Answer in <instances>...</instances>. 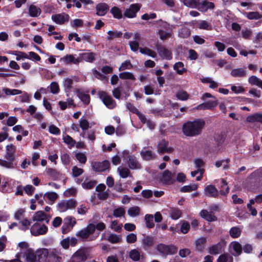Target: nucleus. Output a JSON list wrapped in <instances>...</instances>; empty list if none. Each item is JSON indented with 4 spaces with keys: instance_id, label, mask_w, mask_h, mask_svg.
<instances>
[{
    "instance_id": "f257e3e1",
    "label": "nucleus",
    "mask_w": 262,
    "mask_h": 262,
    "mask_svg": "<svg viewBox=\"0 0 262 262\" xmlns=\"http://www.w3.org/2000/svg\"><path fill=\"white\" fill-rule=\"evenodd\" d=\"M205 125L203 119H196L193 121H187L183 125L182 132L188 137H195L200 135Z\"/></svg>"
},
{
    "instance_id": "f03ea898",
    "label": "nucleus",
    "mask_w": 262,
    "mask_h": 262,
    "mask_svg": "<svg viewBox=\"0 0 262 262\" xmlns=\"http://www.w3.org/2000/svg\"><path fill=\"white\" fill-rule=\"evenodd\" d=\"M156 250L162 256L166 257L168 255H173L177 253L178 248L173 245H165L160 243L156 246Z\"/></svg>"
},
{
    "instance_id": "7ed1b4c3",
    "label": "nucleus",
    "mask_w": 262,
    "mask_h": 262,
    "mask_svg": "<svg viewBox=\"0 0 262 262\" xmlns=\"http://www.w3.org/2000/svg\"><path fill=\"white\" fill-rule=\"evenodd\" d=\"M77 202L74 199H69L67 200H62L59 202L57 205L58 211L60 212H63L69 209H73L77 206Z\"/></svg>"
},
{
    "instance_id": "20e7f679",
    "label": "nucleus",
    "mask_w": 262,
    "mask_h": 262,
    "mask_svg": "<svg viewBox=\"0 0 262 262\" xmlns=\"http://www.w3.org/2000/svg\"><path fill=\"white\" fill-rule=\"evenodd\" d=\"M99 98L104 104L109 109H113L116 106V102L113 98L104 91L98 92Z\"/></svg>"
},
{
    "instance_id": "39448f33",
    "label": "nucleus",
    "mask_w": 262,
    "mask_h": 262,
    "mask_svg": "<svg viewBox=\"0 0 262 262\" xmlns=\"http://www.w3.org/2000/svg\"><path fill=\"white\" fill-rule=\"evenodd\" d=\"M94 233V227L93 223L89 224L87 226L78 232L76 235L83 240H86L90 235Z\"/></svg>"
},
{
    "instance_id": "423d86ee",
    "label": "nucleus",
    "mask_w": 262,
    "mask_h": 262,
    "mask_svg": "<svg viewBox=\"0 0 262 262\" xmlns=\"http://www.w3.org/2000/svg\"><path fill=\"white\" fill-rule=\"evenodd\" d=\"M143 237L141 240L142 249L145 251H147L154 247L156 244V239L155 237L151 235H146L145 234L143 235Z\"/></svg>"
},
{
    "instance_id": "0eeeda50",
    "label": "nucleus",
    "mask_w": 262,
    "mask_h": 262,
    "mask_svg": "<svg viewBox=\"0 0 262 262\" xmlns=\"http://www.w3.org/2000/svg\"><path fill=\"white\" fill-rule=\"evenodd\" d=\"M141 8L140 4H133L129 6V8L126 9L124 12V16L127 18H135L137 16V13Z\"/></svg>"
},
{
    "instance_id": "6e6552de",
    "label": "nucleus",
    "mask_w": 262,
    "mask_h": 262,
    "mask_svg": "<svg viewBox=\"0 0 262 262\" xmlns=\"http://www.w3.org/2000/svg\"><path fill=\"white\" fill-rule=\"evenodd\" d=\"M91 166L94 171L102 172L109 169L110 163L108 160H104L102 162L94 161L91 163Z\"/></svg>"
},
{
    "instance_id": "1a4fd4ad",
    "label": "nucleus",
    "mask_w": 262,
    "mask_h": 262,
    "mask_svg": "<svg viewBox=\"0 0 262 262\" xmlns=\"http://www.w3.org/2000/svg\"><path fill=\"white\" fill-rule=\"evenodd\" d=\"M176 174L168 170H165L160 178V181L166 185H171L175 182Z\"/></svg>"
},
{
    "instance_id": "9d476101",
    "label": "nucleus",
    "mask_w": 262,
    "mask_h": 262,
    "mask_svg": "<svg viewBox=\"0 0 262 262\" xmlns=\"http://www.w3.org/2000/svg\"><path fill=\"white\" fill-rule=\"evenodd\" d=\"M76 221L74 217L68 216L64 219V224L66 226L63 225L61 230L63 234H66L70 232L73 227L76 225Z\"/></svg>"
},
{
    "instance_id": "9b49d317",
    "label": "nucleus",
    "mask_w": 262,
    "mask_h": 262,
    "mask_svg": "<svg viewBox=\"0 0 262 262\" xmlns=\"http://www.w3.org/2000/svg\"><path fill=\"white\" fill-rule=\"evenodd\" d=\"M48 231V228L45 225H40L38 223L34 224L30 229V232L32 235L34 236H38L39 235H43Z\"/></svg>"
},
{
    "instance_id": "f8f14e48",
    "label": "nucleus",
    "mask_w": 262,
    "mask_h": 262,
    "mask_svg": "<svg viewBox=\"0 0 262 262\" xmlns=\"http://www.w3.org/2000/svg\"><path fill=\"white\" fill-rule=\"evenodd\" d=\"M157 52L159 56L163 59L167 60H170L172 59V53L170 51L168 50L165 47L157 44L156 46Z\"/></svg>"
},
{
    "instance_id": "ddd939ff",
    "label": "nucleus",
    "mask_w": 262,
    "mask_h": 262,
    "mask_svg": "<svg viewBox=\"0 0 262 262\" xmlns=\"http://www.w3.org/2000/svg\"><path fill=\"white\" fill-rule=\"evenodd\" d=\"M214 4L207 1H203L201 2V0H199V3L196 5V8L201 12H206L208 9H213L214 8Z\"/></svg>"
},
{
    "instance_id": "4468645a",
    "label": "nucleus",
    "mask_w": 262,
    "mask_h": 262,
    "mask_svg": "<svg viewBox=\"0 0 262 262\" xmlns=\"http://www.w3.org/2000/svg\"><path fill=\"white\" fill-rule=\"evenodd\" d=\"M51 18L55 23L62 25L69 21L70 16L68 14L62 13L52 15Z\"/></svg>"
},
{
    "instance_id": "2eb2a0df",
    "label": "nucleus",
    "mask_w": 262,
    "mask_h": 262,
    "mask_svg": "<svg viewBox=\"0 0 262 262\" xmlns=\"http://www.w3.org/2000/svg\"><path fill=\"white\" fill-rule=\"evenodd\" d=\"M110 7L105 3H100L96 6V15L98 16H104L109 11Z\"/></svg>"
},
{
    "instance_id": "dca6fc26",
    "label": "nucleus",
    "mask_w": 262,
    "mask_h": 262,
    "mask_svg": "<svg viewBox=\"0 0 262 262\" xmlns=\"http://www.w3.org/2000/svg\"><path fill=\"white\" fill-rule=\"evenodd\" d=\"M126 161L129 168L132 169L141 168L140 163L137 161L134 155H129L126 158Z\"/></svg>"
},
{
    "instance_id": "f3484780",
    "label": "nucleus",
    "mask_w": 262,
    "mask_h": 262,
    "mask_svg": "<svg viewBox=\"0 0 262 262\" xmlns=\"http://www.w3.org/2000/svg\"><path fill=\"white\" fill-rule=\"evenodd\" d=\"M6 152L5 158L6 160L14 161L15 154L16 148L13 144H11L6 146Z\"/></svg>"
},
{
    "instance_id": "a211bd4d",
    "label": "nucleus",
    "mask_w": 262,
    "mask_h": 262,
    "mask_svg": "<svg viewBox=\"0 0 262 262\" xmlns=\"http://www.w3.org/2000/svg\"><path fill=\"white\" fill-rule=\"evenodd\" d=\"M141 39V36L139 33H136L134 35V40L130 41L129 42L131 50L134 52H137L139 49V43Z\"/></svg>"
},
{
    "instance_id": "6ab92c4d",
    "label": "nucleus",
    "mask_w": 262,
    "mask_h": 262,
    "mask_svg": "<svg viewBox=\"0 0 262 262\" xmlns=\"http://www.w3.org/2000/svg\"><path fill=\"white\" fill-rule=\"evenodd\" d=\"M49 250L46 248H42L36 251V261L44 262L49 256Z\"/></svg>"
},
{
    "instance_id": "aec40b11",
    "label": "nucleus",
    "mask_w": 262,
    "mask_h": 262,
    "mask_svg": "<svg viewBox=\"0 0 262 262\" xmlns=\"http://www.w3.org/2000/svg\"><path fill=\"white\" fill-rule=\"evenodd\" d=\"M206 195L209 197L216 198L219 195V191L216 187L212 185H207L205 188Z\"/></svg>"
},
{
    "instance_id": "412c9836",
    "label": "nucleus",
    "mask_w": 262,
    "mask_h": 262,
    "mask_svg": "<svg viewBox=\"0 0 262 262\" xmlns=\"http://www.w3.org/2000/svg\"><path fill=\"white\" fill-rule=\"evenodd\" d=\"M87 257L84 251L79 250L77 251L72 255L71 259L76 260L78 262H84L86 259Z\"/></svg>"
},
{
    "instance_id": "4be33fe9",
    "label": "nucleus",
    "mask_w": 262,
    "mask_h": 262,
    "mask_svg": "<svg viewBox=\"0 0 262 262\" xmlns=\"http://www.w3.org/2000/svg\"><path fill=\"white\" fill-rule=\"evenodd\" d=\"M200 214L202 218L208 222H213L217 220V217L214 215V213L211 211L209 212L207 210H202L200 212Z\"/></svg>"
},
{
    "instance_id": "5701e85b",
    "label": "nucleus",
    "mask_w": 262,
    "mask_h": 262,
    "mask_svg": "<svg viewBox=\"0 0 262 262\" xmlns=\"http://www.w3.org/2000/svg\"><path fill=\"white\" fill-rule=\"evenodd\" d=\"M230 75L235 78L245 77L247 75L246 68L233 69L231 71Z\"/></svg>"
},
{
    "instance_id": "b1692460",
    "label": "nucleus",
    "mask_w": 262,
    "mask_h": 262,
    "mask_svg": "<svg viewBox=\"0 0 262 262\" xmlns=\"http://www.w3.org/2000/svg\"><path fill=\"white\" fill-rule=\"evenodd\" d=\"M206 237H202L197 239L194 242L195 250L199 252L203 251L206 246Z\"/></svg>"
},
{
    "instance_id": "393cba45",
    "label": "nucleus",
    "mask_w": 262,
    "mask_h": 262,
    "mask_svg": "<svg viewBox=\"0 0 262 262\" xmlns=\"http://www.w3.org/2000/svg\"><path fill=\"white\" fill-rule=\"evenodd\" d=\"M143 159L146 161L152 160L156 158V155L151 150H147L145 148L143 149L140 152Z\"/></svg>"
},
{
    "instance_id": "a878e982",
    "label": "nucleus",
    "mask_w": 262,
    "mask_h": 262,
    "mask_svg": "<svg viewBox=\"0 0 262 262\" xmlns=\"http://www.w3.org/2000/svg\"><path fill=\"white\" fill-rule=\"evenodd\" d=\"M217 104V101H210L203 103L197 106L198 110H211Z\"/></svg>"
},
{
    "instance_id": "bb28decb",
    "label": "nucleus",
    "mask_w": 262,
    "mask_h": 262,
    "mask_svg": "<svg viewBox=\"0 0 262 262\" xmlns=\"http://www.w3.org/2000/svg\"><path fill=\"white\" fill-rule=\"evenodd\" d=\"M33 220L37 222H42L46 221L48 223L49 219L48 218L47 214L42 211H38L35 213Z\"/></svg>"
},
{
    "instance_id": "cd10ccee",
    "label": "nucleus",
    "mask_w": 262,
    "mask_h": 262,
    "mask_svg": "<svg viewBox=\"0 0 262 262\" xmlns=\"http://www.w3.org/2000/svg\"><path fill=\"white\" fill-rule=\"evenodd\" d=\"M78 97L86 105H88L90 102V96L89 94H85L78 89L75 90Z\"/></svg>"
},
{
    "instance_id": "c85d7f7f",
    "label": "nucleus",
    "mask_w": 262,
    "mask_h": 262,
    "mask_svg": "<svg viewBox=\"0 0 262 262\" xmlns=\"http://www.w3.org/2000/svg\"><path fill=\"white\" fill-rule=\"evenodd\" d=\"M49 256L54 259L56 262H61L62 257L61 253L60 250L54 248L50 250Z\"/></svg>"
},
{
    "instance_id": "c756f323",
    "label": "nucleus",
    "mask_w": 262,
    "mask_h": 262,
    "mask_svg": "<svg viewBox=\"0 0 262 262\" xmlns=\"http://www.w3.org/2000/svg\"><path fill=\"white\" fill-rule=\"evenodd\" d=\"M223 250L222 243H219L216 245H212L208 249L209 253L211 254L216 255L221 253Z\"/></svg>"
},
{
    "instance_id": "7c9ffc66",
    "label": "nucleus",
    "mask_w": 262,
    "mask_h": 262,
    "mask_svg": "<svg viewBox=\"0 0 262 262\" xmlns=\"http://www.w3.org/2000/svg\"><path fill=\"white\" fill-rule=\"evenodd\" d=\"M61 60L63 61L66 64L72 63L77 64L80 62V59L76 58L73 55H67L61 58Z\"/></svg>"
},
{
    "instance_id": "2f4dec72",
    "label": "nucleus",
    "mask_w": 262,
    "mask_h": 262,
    "mask_svg": "<svg viewBox=\"0 0 262 262\" xmlns=\"http://www.w3.org/2000/svg\"><path fill=\"white\" fill-rule=\"evenodd\" d=\"M117 171L122 178L125 179L132 177L130 170L127 167L119 166L117 168Z\"/></svg>"
},
{
    "instance_id": "473e14b6",
    "label": "nucleus",
    "mask_w": 262,
    "mask_h": 262,
    "mask_svg": "<svg viewBox=\"0 0 262 262\" xmlns=\"http://www.w3.org/2000/svg\"><path fill=\"white\" fill-rule=\"evenodd\" d=\"M79 59H80V61L85 60L88 62H92L95 59V54L94 53H84L80 54Z\"/></svg>"
},
{
    "instance_id": "72a5a7b5",
    "label": "nucleus",
    "mask_w": 262,
    "mask_h": 262,
    "mask_svg": "<svg viewBox=\"0 0 262 262\" xmlns=\"http://www.w3.org/2000/svg\"><path fill=\"white\" fill-rule=\"evenodd\" d=\"M141 251L137 249L132 250L129 253V256L134 261H138L140 260V257L143 256V254H141Z\"/></svg>"
},
{
    "instance_id": "f704fd0d",
    "label": "nucleus",
    "mask_w": 262,
    "mask_h": 262,
    "mask_svg": "<svg viewBox=\"0 0 262 262\" xmlns=\"http://www.w3.org/2000/svg\"><path fill=\"white\" fill-rule=\"evenodd\" d=\"M26 259L28 262L36 261V253H34L31 249H27L26 252Z\"/></svg>"
},
{
    "instance_id": "c9c22d12",
    "label": "nucleus",
    "mask_w": 262,
    "mask_h": 262,
    "mask_svg": "<svg viewBox=\"0 0 262 262\" xmlns=\"http://www.w3.org/2000/svg\"><path fill=\"white\" fill-rule=\"evenodd\" d=\"M246 120L249 122H258L262 123V114L255 113L252 115L249 116L247 117Z\"/></svg>"
},
{
    "instance_id": "e433bc0d",
    "label": "nucleus",
    "mask_w": 262,
    "mask_h": 262,
    "mask_svg": "<svg viewBox=\"0 0 262 262\" xmlns=\"http://www.w3.org/2000/svg\"><path fill=\"white\" fill-rule=\"evenodd\" d=\"M41 12V9L34 5H31L29 8V14L31 17H37Z\"/></svg>"
},
{
    "instance_id": "4c0bfd02",
    "label": "nucleus",
    "mask_w": 262,
    "mask_h": 262,
    "mask_svg": "<svg viewBox=\"0 0 262 262\" xmlns=\"http://www.w3.org/2000/svg\"><path fill=\"white\" fill-rule=\"evenodd\" d=\"M107 35L106 39L108 41H111L115 38L120 37L122 35V33L121 31H108L107 32Z\"/></svg>"
},
{
    "instance_id": "58836bf2",
    "label": "nucleus",
    "mask_w": 262,
    "mask_h": 262,
    "mask_svg": "<svg viewBox=\"0 0 262 262\" xmlns=\"http://www.w3.org/2000/svg\"><path fill=\"white\" fill-rule=\"evenodd\" d=\"M0 165L8 169H13L15 168L16 164L14 163L13 161L0 159Z\"/></svg>"
},
{
    "instance_id": "ea45409f",
    "label": "nucleus",
    "mask_w": 262,
    "mask_h": 262,
    "mask_svg": "<svg viewBox=\"0 0 262 262\" xmlns=\"http://www.w3.org/2000/svg\"><path fill=\"white\" fill-rule=\"evenodd\" d=\"M173 69L176 70L178 74L180 75L183 74L186 72L187 69L184 67V64L182 62L179 61L176 62L173 66Z\"/></svg>"
},
{
    "instance_id": "a19ab883",
    "label": "nucleus",
    "mask_w": 262,
    "mask_h": 262,
    "mask_svg": "<svg viewBox=\"0 0 262 262\" xmlns=\"http://www.w3.org/2000/svg\"><path fill=\"white\" fill-rule=\"evenodd\" d=\"M232 256L228 253L221 254L217 259V262H233Z\"/></svg>"
},
{
    "instance_id": "79ce46f5",
    "label": "nucleus",
    "mask_w": 262,
    "mask_h": 262,
    "mask_svg": "<svg viewBox=\"0 0 262 262\" xmlns=\"http://www.w3.org/2000/svg\"><path fill=\"white\" fill-rule=\"evenodd\" d=\"M190 29L186 27H182L178 32V36L182 38H187L190 36Z\"/></svg>"
},
{
    "instance_id": "37998d69",
    "label": "nucleus",
    "mask_w": 262,
    "mask_h": 262,
    "mask_svg": "<svg viewBox=\"0 0 262 262\" xmlns=\"http://www.w3.org/2000/svg\"><path fill=\"white\" fill-rule=\"evenodd\" d=\"M249 83L252 85H256L259 88L262 85V80L255 76H251L248 79Z\"/></svg>"
},
{
    "instance_id": "c03bdc74",
    "label": "nucleus",
    "mask_w": 262,
    "mask_h": 262,
    "mask_svg": "<svg viewBox=\"0 0 262 262\" xmlns=\"http://www.w3.org/2000/svg\"><path fill=\"white\" fill-rule=\"evenodd\" d=\"M139 50L142 54L147 55L152 58H155L157 56L156 52L148 48H140Z\"/></svg>"
},
{
    "instance_id": "a18cd8bd",
    "label": "nucleus",
    "mask_w": 262,
    "mask_h": 262,
    "mask_svg": "<svg viewBox=\"0 0 262 262\" xmlns=\"http://www.w3.org/2000/svg\"><path fill=\"white\" fill-rule=\"evenodd\" d=\"M114 18L120 19L122 17V14L121 10L117 7H113L110 10Z\"/></svg>"
},
{
    "instance_id": "49530a36",
    "label": "nucleus",
    "mask_w": 262,
    "mask_h": 262,
    "mask_svg": "<svg viewBox=\"0 0 262 262\" xmlns=\"http://www.w3.org/2000/svg\"><path fill=\"white\" fill-rule=\"evenodd\" d=\"M170 216L173 220H177L181 216V211L177 208L171 209L169 211Z\"/></svg>"
},
{
    "instance_id": "de8ad7c7",
    "label": "nucleus",
    "mask_w": 262,
    "mask_h": 262,
    "mask_svg": "<svg viewBox=\"0 0 262 262\" xmlns=\"http://www.w3.org/2000/svg\"><path fill=\"white\" fill-rule=\"evenodd\" d=\"M222 186L220 191V193L222 195H226L229 193V188L227 186V183L224 179H222L221 181Z\"/></svg>"
},
{
    "instance_id": "09e8293b",
    "label": "nucleus",
    "mask_w": 262,
    "mask_h": 262,
    "mask_svg": "<svg viewBox=\"0 0 262 262\" xmlns=\"http://www.w3.org/2000/svg\"><path fill=\"white\" fill-rule=\"evenodd\" d=\"M153 215L151 214H146L145 216V220L146 221V226L148 228H152L155 226L153 221Z\"/></svg>"
},
{
    "instance_id": "8fccbe9b",
    "label": "nucleus",
    "mask_w": 262,
    "mask_h": 262,
    "mask_svg": "<svg viewBox=\"0 0 262 262\" xmlns=\"http://www.w3.org/2000/svg\"><path fill=\"white\" fill-rule=\"evenodd\" d=\"M184 5L188 7L196 8L199 0H180Z\"/></svg>"
},
{
    "instance_id": "3c124183",
    "label": "nucleus",
    "mask_w": 262,
    "mask_h": 262,
    "mask_svg": "<svg viewBox=\"0 0 262 262\" xmlns=\"http://www.w3.org/2000/svg\"><path fill=\"white\" fill-rule=\"evenodd\" d=\"M79 126L83 131L88 130L90 127L89 122L84 118H81L79 120Z\"/></svg>"
},
{
    "instance_id": "603ef678",
    "label": "nucleus",
    "mask_w": 262,
    "mask_h": 262,
    "mask_svg": "<svg viewBox=\"0 0 262 262\" xmlns=\"http://www.w3.org/2000/svg\"><path fill=\"white\" fill-rule=\"evenodd\" d=\"M47 174L53 180L57 179L60 176L59 172L55 169L49 168L47 170Z\"/></svg>"
},
{
    "instance_id": "864d4df0",
    "label": "nucleus",
    "mask_w": 262,
    "mask_h": 262,
    "mask_svg": "<svg viewBox=\"0 0 262 262\" xmlns=\"http://www.w3.org/2000/svg\"><path fill=\"white\" fill-rule=\"evenodd\" d=\"M119 77L122 79H130L133 81L136 80V78L133 74L128 72H124L120 73Z\"/></svg>"
},
{
    "instance_id": "5fc2aeb1",
    "label": "nucleus",
    "mask_w": 262,
    "mask_h": 262,
    "mask_svg": "<svg viewBox=\"0 0 262 262\" xmlns=\"http://www.w3.org/2000/svg\"><path fill=\"white\" fill-rule=\"evenodd\" d=\"M140 208L138 206H134L128 209L127 212L129 216L132 217L137 216L140 214Z\"/></svg>"
},
{
    "instance_id": "6e6d98bb",
    "label": "nucleus",
    "mask_w": 262,
    "mask_h": 262,
    "mask_svg": "<svg viewBox=\"0 0 262 262\" xmlns=\"http://www.w3.org/2000/svg\"><path fill=\"white\" fill-rule=\"evenodd\" d=\"M63 142L70 147L75 146L76 141L69 135H67L63 137Z\"/></svg>"
},
{
    "instance_id": "4d7b16f0",
    "label": "nucleus",
    "mask_w": 262,
    "mask_h": 262,
    "mask_svg": "<svg viewBox=\"0 0 262 262\" xmlns=\"http://www.w3.org/2000/svg\"><path fill=\"white\" fill-rule=\"evenodd\" d=\"M168 143L165 140H162L158 145V151L159 153L163 154L165 151L166 148Z\"/></svg>"
},
{
    "instance_id": "13d9d810",
    "label": "nucleus",
    "mask_w": 262,
    "mask_h": 262,
    "mask_svg": "<svg viewBox=\"0 0 262 262\" xmlns=\"http://www.w3.org/2000/svg\"><path fill=\"white\" fill-rule=\"evenodd\" d=\"M107 240L112 244H116L121 242V237L120 235L115 234H111L108 236Z\"/></svg>"
},
{
    "instance_id": "bf43d9fd",
    "label": "nucleus",
    "mask_w": 262,
    "mask_h": 262,
    "mask_svg": "<svg viewBox=\"0 0 262 262\" xmlns=\"http://www.w3.org/2000/svg\"><path fill=\"white\" fill-rule=\"evenodd\" d=\"M96 184V182L94 180L87 181L85 180L82 184L83 188L86 189H92Z\"/></svg>"
},
{
    "instance_id": "052dcab7",
    "label": "nucleus",
    "mask_w": 262,
    "mask_h": 262,
    "mask_svg": "<svg viewBox=\"0 0 262 262\" xmlns=\"http://www.w3.org/2000/svg\"><path fill=\"white\" fill-rule=\"evenodd\" d=\"M241 234V230L237 227H234L230 230V235L233 238L238 237Z\"/></svg>"
},
{
    "instance_id": "680f3d73",
    "label": "nucleus",
    "mask_w": 262,
    "mask_h": 262,
    "mask_svg": "<svg viewBox=\"0 0 262 262\" xmlns=\"http://www.w3.org/2000/svg\"><path fill=\"white\" fill-rule=\"evenodd\" d=\"M3 91L5 92L6 95H15L21 94L23 93V92L21 90L17 89H10L9 88H4Z\"/></svg>"
},
{
    "instance_id": "e2e57ef3",
    "label": "nucleus",
    "mask_w": 262,
    "mask_h": 262,
    "mask_svg": "<svg viewBox=\"0 0 262 262\" xmlns=\"http://www.w3.org/2000/svg\"><path fill=\"white\" fill-rule=\"evenodd\" d=\"M178 99L185 101L187 100L189 98V95L186 91H180L178 92L176 95Z\"/></svg>"
},
{
    "instance_id": "0e129e2a",
    "label": "nucleus",
    "mask_w": 262,
    "mask_h": 262,
    "mask_svg": "<svg viewBox=\"0 0 262 262\" xmlns=\"http://www.w3.org/2000/svg\"><path fill=\"white\" fill-rule=\"evenodd\" d=\"M77 194V189L75 188L72 187L67 189L63 192V195L64 197L69 198L70 196H75Z\"/></svg>"
},
{
    "instance_id": "69168bd1",
    "label": "nucleus",
    "mask_w": 262,
    "mask_h": 262,
    "mask_svg": "<svg viewBox=\"0 0 262 262\" xmlns=\"http://www.w3.org/2000/svg\"><path fill=\"white\" fill-rule=\"evenodd\" d=\"M198 186L195 184L184 186L181 188V191L183 192H189L196 190Z\"/></svg>"
},
{
    "instance_id": "338daca9",
    "label": "nucleus",
    "mask_w": 262,
    "mask_h": 262,
    "mask_svg": "<svg viewBox=\"0 0 262 262\" xmlns=\"http://www.w3.org/2000/svg\"><path fill=\"white\" fill-rule=\"evenodd\" d=\"M246 16L249 19H258L262 18V15L258 12H250L247 14Z\"/></svg>"
},
{
    "instance_id": "774afa93",
    "label": "nucleus",
    "mask_w": 262,
    "mask_h": 262,
    "mask_svg": "<svg viewBox=\"0 0 262 262\" xmlns=\"http://www.w3.org/2000/svg\"><path fill=\"white\" fill-rule=\"evenodd\" d=\"M231 246L234 251L236 253L237 255H239L242 253V247L241 245L237 242H232Z\"/></svg>"
}]
</instances>
